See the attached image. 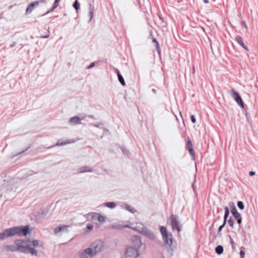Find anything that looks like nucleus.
Wrapping results in <instances>:
<instances>
[{"instance_id": "ea45409f", "label": "nucleus", "mask_w": 258, "mask_h": 258, "mask_svg": "<svg viewBox=\"0 0 258 258\" xmlns=\"http://www.w3.org/2000/svg\"><path fill=\"white\" fill-rule=\"evenodd\" d=\"M49 36V30H47V33L45 35L41 36V38H47Z\"/></svg>"}, {"instance_id": "ddd939ff", "label": "nucleus", "mask_w": 258, "mask_h": 258, "mask_svg": "<svg viewBox=\"0 0 258 258\" xmlns=\"http://www.w3.org/2000/svg\"><path fill=\"white\" fill-rule=\"evenodd\" d=\"M141 234L147 236L151 240H153L155 239L154 234L150 230L147 229L145 227L141 231Z\"/></svg>"}, {"instance_id": "49530a36", "label": "nucleus", "mask_w": 258, "mask_h": 258, "mask_svg": "<svg viewBox=\"0 0 258 258\" xmlns=\"http://www.w3.org/2000/svg\"><path fill=\"white\" fill-rule=\"evenodd\" d=\"M122 151L123 152V153L124 154H126L127 155H128L130 153L129 151H128L127 150H123L122 149Z\"/></svg>"}, {"instance_id": "cd10ccee", "label": "nucleus", "mask_w": 258, "mask_h": 258, "mask_svg": "<svg viewBox=\"0 0 258 258\" xmlns=\"http://www.w3.org/2000/svg\"><path fill=\"white\" fill-rule=\"evenodd\" d=\"M215 252L218 254H221L223 252V247L222 245H218L215 248Z\"/></svg>"}, {"instance_id": "c03bdc74", "label": "nucleus", "mask_w": 258, "mask_h": 258, "mask_svg": "<svg viewBox=\"0 0 258 258\" xmlns=\"http://www.w3.org/2000/svg\"><path fill=\"white\" fill-rule=\"evenodd\" d=\"M87 117V115L83 114H81V116L79 117V118L80 119V120L81 121L82 120L84 119Z\"/></svg>"}, {"instance_id": "2eb2a0df", "label": "nucleus", "mask_w": 258, "mask_h": 258, "mask_svg": "<svg viewBox=\"0 0 258 258\" xmlns=\"http://www.w3.org/2000/svg\"><path fill=\"white\" fill-rule=\"evenodd\" d=\"M4 249L7 251L17 252L18 251L16 244L6 245L4 247Z\"/></svg>"}, {"instance_id": "c9c22d12", "label": "nucleus", "mask_w": 258, "mask_h": 258, "mask_svg": "<svg viewBox=\"0 0 258 258\" xmlns=\"http://www.w3.org/2000/svg\"><path fill=\"white\" fill-rule=\"evenodd\" d=\"M144 228L145 227H144L137 226L134 228V229L141 234V231H142V230L144 229Z\"/></svg>"}, {"instance_id": "1a4fd4ad", "label": "nucleus", "mask_w": 258, "mask_h": 258, "mask_svg": "<svg viewBox=\"0 0 258 258\" xmlns=\"http://www.w3.org/2000/svg\"><path fill=\"white\" fill-rule=\"evenodd\" d=\"M69 227H70L69 225L61 224V225H59L58 227H57L54 229V232L55 234H56V235H58L60 232L68 233L69 232Z\"/></svg>"}, {"instance_id": "864d4df0", "label": "nucleus", "mask_w": 258, "mask_h": 258, "mask_svg": "<svg viewBox=\"0 0 258 258\" xmlns=\"http://www.w3.org/2000/svg\"><path fill=\"white\" fill-rule=\"evenodd\" d=\"M95 127H99V124H92Z\"/></svg>"}, {"instance_id": "e433bc0d", "label": "nucleus", "mask_w": 258, "mask_h": 258, "mask_svg": "<svg viewBox=\"0 0 258 258\" xmlns=\"http://www.w3.org/2000/svg\"><path fill=\"white\" fill-rule=\"evenodd\" d=\"M153 42L156 43V49H157L158 52L159 53V44L155 38H153Z\"/></svg>"}, {"instance_id": "6ab92c4d", "label": "nucleus", "mask_w": 258, "mask_h": 258, "mask_svg": "<svg viewBox=\"0 0 258 258\" xmlns=\"http://www.w3.org/2000/svg\"><path fill=\"white\" fill-rule=\"evenodd\" d=\"M129 227H130V226L128 225H121V224L117 223H114L111 226V228L112 229H122L124 228H129Z\"/></svg>"}, {"instance_id": "a878e982", "label": "nucleus", "mask_w": 258, "mask_h": 258, "mask_svg": "<svg viewBox=\"0 0 258 258\" xmlns=\"http://www.w3.org/2000/svg\"><path fill=\"white\" fill-rule=\"evenodd\" d=\"M93 10L94 8L92 7L91 4H89V16L90 17L89 22L91 21L93 17Z\"/></svg>"}, {"instance_id": "aec40b11", "label": "nucleus", "mask_w": 258, "mask_h": 258, "mask_svg": "<svg viewBox=\"0 0 258 258\" xmlns=\"http://www.w3.org/2000/svg\"><path fill=\"white\" fill-rule=\"evenodd\" d=\"M231 212L235 219H239V218H240L241 215L237 212V209L234 206L231 208Z\"/></svg>"}, {"instance_id": "dca6fc26", "label": "nucleus", "mask_w": 258, "mask_h": 258, "mask_svg": "<svg viewBox=\"0 0 258 258\" xmlns=\"http://www.w3.org/2000/svg\"><path fill=\"white\" fill-rule=\"evenodd\" d=\"M92 169L88 166H85L79 168L77 169V172L78 173H82L85 172H92Z\"/></svg>"}, {"instance_id": "f8f14e48", "label": "nucleus", "mask_w": 258, "mask_h": 258, "mask_svg": "<svg viewBox=\"0 0 258 258\" xmlns=\"http://www.w3.org/2000/svg\"><path fill=\"white\" fill-rule=\"evenodd\" d=\"M39 1H34L31 3H30L28 6L27 7L26 10V14H30L33 10L34 9V8L36 7H37L39 5Z\"/></svg>"}, {"instance_id": "f704fd0d", "label": "nucleus", "mask_w": 258, "mask_h": 258, "mask_svg": "<svg viewBox=\"0 0 258 258\" xmlns=\"http://www.w3.org/2000/svg\"><path fill=\"white\" fill-rule=\"evenodd\" d=\"M31 245L34 247L39 245V241L38 240H34L31 242Z\"/></svg>"}, {"instance_id": "7c9ffc66", "label": "nucleus", "mask_w": 258, "mask_h": 258, "mask_svg": "<svg viewBox=\"0 0 258 258\" xmlns=\"http://www.w3.org/2000/svg\"><path fill=\"white\" fill-rule=\"evenodd\" d=\"M80 4L79 3V2L77 1V0H76L75 1V2L73 4V7L77 10L78 11V10L80 9Z\"/></svg>"}, {"instance_id": "3c124183", "label": "nucleus", "mask_w": 258, "mask_h": 258, "mask_svg": "<svg viewBox=\"0 0 258 258\" xmlns=\"http://www.w3.org/2000/svg\"><path fill=\"white\" fill-rule=\"evenodd\" d=\"M28 149V148H27V149H26V150L22 151L21 152L18 153V154H17V155L21 154V153H22L24 152L25 151L27 150V149Z\"/></svg>"}, {"instance_id": "473e14b6", "label": "nucleus", "mask_w": 258, "mask_h": 258, "mask_svg": "<svg viewBox=\"0 0 258 258\" xmlns=\"http://www.w3.org/2000/svg\"><path fill=\"white\" fill-rule=\"evenodd\" d=\"M229 237L232 249L234 250L235 249V243L230 235H229Z\"/></svg>"}, {"instance_id": "603ef678", "label": "nucleus", "mask_w": 258, "mask_h": 258, "mask_svg": "<svg viewBox=\"0 0 258 258\" xmlns=\"http://www.w3.org/2000/svg\"><path fill=\"white\" fill-rule=\"evenodd\" d=\"M204 3L205 4H208L209 3V0H203Z\"/></svg>"}, {"instance_id": "b1692460", "label": "nucleus", "mask_w": 258, "mask_h": 258, "mask_svg": "<svg viewBox=\"0 0 258 258\" xmlns=\"http://www.w3.org/2000/svg\"><path fill=\"white\" fill-rule=\"evenodd\" d=\"M123 208L132 213H135L136 212V210L133 207L127 204L124 205Z\"/></svg>"}, {"instance_id": "a211bd4d", "label": "nucleus", "mask_w": 258, "mask_h": 258, "mask_svg": "<svg viewBox=\"0 0 258 258\" xmlns=\"http://www.w3.org/2000/svg\"><path fill=\"white\" fill-rule=\"evenodd\" d=\"M186 147L188 150L189 154L191 156H194L195 154V152L194 150L193 145L191 140H188L186 144Z\"/></svg>"}, {"instance_id": "a18cd8bd", "label": "nucleus", "mask_w": 258, "mask_h": 258, "mask_svg": "<svg viewBox=\"0 0 258 258\" xmlns=\"http://www.w3.org/2000/svg\"><path fill=\"white\" fill-rule=\"evenodd\" d=\"M93 226L91 224H88L87 225V228L89 230H91L93 229Z\"/></svg>"}, {"instance_id": "4be33fe9", "label": "nucleus", "mask_w": 258, "mask_h": 258, "mask_svg": "<svg viewBox=\"0 0 258 258\" xmlns=\"http://www.w3.org/2000/svg\"><path fill=\"white\" fill-rule=\"evenodd\" d=\"M117 74L118 80L119 82L120 83V84L122 86H125V81L124 80V79H123L122 76L120 74V73H119L118 70H117Z\"/></svg>"}, {"instance_id": "20e7f679", "label": "nucleus", "mask_w": 258, "mask_h": 258, "mask_svg": "<svg viewBox=\"0 0 258 258\" xmlns=\"http://www.w3.org/2000/svg\"><path fill=\"white\" fill-rule=\"evenodd\" d=\"M90 247L96 254L103 250L104 247V242L100 240H96L90 244Z\"/></svg>"}, {"instance_id": "4c0bfd02", "label": "nucleus", "mask_w": 258, "mask_h": 258, "mask_svg": "<svg viewBox=\"0 0 258 258\" xmlns=\"http://www.w3.org/2000/svg\"><path fill=\"white\" fill-rule=\"evenodd\" d=\"M226 223H225V222H223V223L222 225L220 226L218 228V232L220 233L221 231L222 230V228L225 226Z\"/></svg>"}, {"instance_id": "79ce46f5", "label": "nucleus", "mask_w": 258, "mask_h": 258, "mask_svg": "<svg viewBox=\"0 0 258 258\" xmlns=\"http://www.w3.org/2000/svg\"><path fill=\"white\" fill-rule=\"evenodd\" d=\"M236 219L237 220V223L239 225V228H240L241 224V222H242L241 216L240 217V218H239V219Z\"/></svg>"}, {"instance_id": "0eeeda50", "label": "nucleus", "mask_w": 258, "mask_h": 258, "mask_svg": "<svg viewBox=\"0 0 258 258\" xmlns=\"http://www.w3.org/2000/svg\"><path fill=\"white\" fill-rule=\"evenodd\" d=\"M96 254L94 252L92 248L89 246L84 250L80 252V258H92Z\"/></svg>"}, {"instance_id": "423d86ee", "label": "nucleus", "mask_w": 258, "mask_h": 258, "mask_svg": "<svg viewBox=\"0 0 258 258\" xmlns=\"http://www.w3.org/2000/svg\"><path fill=\"white\" fill-rule=\"evenodd\" d=\"M14 243L17 245L18 251L23 253L27 252V247L29 244H28L26 241L22 239H16L15 240Z\"/></svg>"}, {"instance_id": "f257e3e1", "label": "nucleus", "mask_w": 258, "mask_h": 258, "mask_svg": "<svg viewBox=\"0 0 258 258\" xmlns=\"http://www.w3.org/2000/svg\"><path fill=\"white\" fill-rule=\"evenodd\" d=\"M7 238L18 235L19 236H26L30 232L29 225L13 227L5 229Z\"/></svg>"}, {"instance_id": "bb28decb", "label": "nucleus", "mask_w": 258, "mask_h": 258, "mask_svg": "<svg viewBox=\"0 0 258 258\" xmlns=\"http://www.w3.org/2000/svg\"><path fill=\"white\" fill-rule=\"evenodd\" d=\"M105 206L110 209H114L116 207V204L114 202H107L104 204Z\"/></svg>"}, {"instance_id": "f3484780", "label": "nucleus", "mask_w": 258, "mask_h": 258, "mask_svg": "<svg viewBox=\"0 0 258 258\" xmlns=\"http://www.w3.org/2000/svg\"><path fill=\"white\" fill-rule=\"evenodd\" d=\"M235 41L240 45L242 48H243L246 51H248V48L245 45L242 38L240 36H237L235 38Z\"/></svg>"}, {"instance_id": "393cba45", "label": "nucleus", "mask_w": 258, "mask_h": 258, "mask_svg": "<svg viewBox=\"0 0 258 258\" xmlns=\"http://www.w3.org/2000/svg\"><path fill=\"white\" fill-rule=\"evenodd\" d=\"M225 210V214L224 216V222H225V223H226L227 218L229 215V210L228 207H225L224 208Z\"/></svg>"}, {"instance_id": "de8ad7c7", "label": "nucleus", "mask_w": 258, "mask_h": 258, "mask_svg": "<svg viewBox=\"0 0 258 258\" xmlns=\"http://www.w3.org/2000/svg\"><path fill=\"white\" fill-rule=\"evenodd\" d=\"M255 173L254 171H250L249 172V174L250 176H253V175H255Z\"/></svg>"}, {"instance_id": "412c9836", "label": "nucleus", "mask_w": 258, "mask_h": 258, "mask_svg": "<svg viewBox=\"0 0 258 258\" xmlns=\"http://www.w3.org/2000/svg\"><path fill=\"white\" fill-rule=\"evenodd\" d=\"M24 253H31L32 255H37V251L34 248L30 247V245L27 247V252Z\"/></svg>"}, {"instance_id": "8fccbe9b", "label": "nucleus", "mask_w": 258, "mask_h": 258, "mask_svg": "<svg viewBox=\"0 0 258 258\" xmlns=\"http://www.w3.org/2000/svg\"><path fill=\"white\" fill-rule=\"evenodd\" d=\"M87 117H89L92 119H95L94 116L93 115H87Z\"/></svg>"}, {"instance_id": "a19ab883", "label": "nucleus", "mask_w": 258, "mask_h": 258, "mask_svg": "<svg viewBox=\"0 0 258 258\" xmlns=\"http://www.w3.org/2000/svg\"><path fill=\"white\" fill-rule=\"evenodd\" d=\"M191 121L192 123H195L196 121V119L194 115H190Z\"/></svg>"}, {"instance_id": "5701e85b", "label": "nucleus", "mask_w": 258, "mask_h": 258, "mask_svg": "<svg viewBox=\"0 0 258 258\" xmlns=\"http://www.w3.org/2000/svg\"><path fill=\"white\" fill-rule=\"evenodd\" d=\"M74 140L73 139L68 140L67 141H65V142H60L59 141H58L57 142V143H56V146H64L68 144H70V143H74Z\"/></svg>"}, {"instance_id": "09e8293b", "label": "nucleus", "mask_w": 258, "mask_h": 258, "mask_svg": "<svg viewBox=\"0 0 258 258\" xmlns=\"http://www.w3.org/2000/svg\"><path fill=\"white\" fill-rule=\"evenodd\" d=\"M16 44V43L15 42H13L12 44H11L10 47L12 48L14 47Z\"/></svg>"}, {"instance_id": "c756f323", "label": "nucleus", "mask_w": 258, "mask_h": 258, "mask_svg": "<svg viewBox=\"0 0 258 258\" xmlns=\"http://www.w3.org/2000/svg\"><path fill=\"white\" fill-rule=\"evenodd\" d=\"M228 224L230 227H231L232 228H233L234 221L232 217H230L229 218V220H228Z\"/></svg>"}, {"instance_id": "4d7b16f0", "label": "nucleus", "mask_w": 258, "mask_h": 258, "mask_svg": "<svg viewBox=\"0 0 258 258\" xmlns=\"http://www.w3.org/2000/svg\"><path fill=\"white\" fill-rule=\"evenodd\" d=\"M192 187L193 189L195 190V185L194 184H192Z\"/></svg>"}, {"instance_id": "f03ea898", "label": "nucleus", "mask_w": 258, "mask_h": 258, "mask_svg": "<svg viewBox=\"0 0 258 258\" xmlns=\"http://www.w3.org/2000/svg\"><path fill=\"white\" fill-rule=\"evenodd\" d=\"M168 221L170 222L173 230H176L178 232L181 230L182 226L176 215L172 214L170 215L168 219Z\"/></svg>"}, {"instance_id": "9b49d317", "label": "nucleus", "mask_w": 258, "mask_h": 258, "mask_svg": "<svg viewBox=\"0 0 258 258\" xmlns=\"http://www.w3.org/2000/svg\"><path fill=\"white\" fill-rule=\"evenodd\" d=\"M132 243L135 248H137L138 250L141 247L142 245V242L141 238L139 236H134L132 239Z\"/></svg>"}, {"instance_id": "4468645a", "label": "nucleus", "mask_w": 258, "mask_h": 258, "mask_svg": "<svg viewBox=\"0 0 258 258\" xmlns=\"http://www.w3.org/2000/svg\"><path fill=\"white\" fill-rule=\"evenodd\" d=\"M69 123L71 125H75L81 124V121L79 116H75L74 117H71L70 119V120H69Z\"/></svg>"}, {"instance_id": "37998d69", "label": "nucleus", "mask_w": 258, "mask_h": 258, "mask_svg": "<svg viewBox=\"0 0 258 258\" xmlns=\"http://www.w3.org/2000/svg\"><path fill=\"white\" fill-rule=\"evenodd\" d=\"M95 66V62H91L89 66H88L87 68V69H90L91 68H92L93 67H94Z\"/></svg>"}, {"instance_id": "9d476101", "label": "nucleus", "mask_w": 258, "mask_h": 258, "mask_svg": "<svg viewBox=\"0 0 258 258\" xmlns=\"http://www.w3.org/2000/svg\"><path fill=\"white\" fill-rule=\"evenodd\" d=\"M89 215H91L92 219L93 220L97 219L101 223H104L105 221V217L102 216L100 214L97 213H91L85 215L87 217Z\"/></svg>"}, {"instance_id": "c85d7f7f", "label": "nucleus", "mask_w": 258, "mask_h": 258, "mask_svg": "<svg viewBox=\"0 0 258 258\" xmlns=\"http://www.w3.org/2000/svg\"><path fill=\"white\" fill-rule=\"evenodd\" d=\"M60 0H55L54 3L53 4L52 7L50 10V11H53L55 9H56L58 6L59 2Z\"/></svg>"}, {"instance_id": "39448f33", "label": "nucleus", "mask_w": 258, "mask_h": 258, "mask_svg": "<svg viewBox=\"0 0 258 258\" xmlns=\"http://www.w3.org/2000/svg\"><path fill=\"white\" fill-rule=\"evenodd\" d=\"M139 256V251L133 246H127L124 252V258H137Z\"/></svg>"}, {"instance_id": "58836bf2", "label": "nucleus", "mask_w": 258, "mask_h": 258, "mask_svg": "<svg viewBox=\"0 0 258 258\" xmlns=\"http://www.w3.org/2000/svg\"><path fill=\"white\" fill-rule=\"evenodd\" d=\"M240 258H244L245 257V252L243 250L240 251Z\"/></svg>"}, {"instance_id": "6e6d98bb", "label": "nucleus", "mask_w": 258, "mask_h": 258, "mask_svg": "<svg viewBox=\"0 0 258 258\" xmlns=\"http://www.w3.org/2000/svg\"><path fill=\"white\" fill-rule=\"evenodd\" d=\"M152 91L154 93H156V90H155V89H152Z\"/></svg>"}, {"instance_id": "7ed1b4c3", "label": "nucleus", "mask_w": 258, "mask_h": 258, "mask_svg": "<svg viewBox=\"0 0 258 258\" xmlns=\"http://www.w3.org/2000/svg\"><path fill=\"white\" fill-rule=\"evenodd\" d=\"M160 232L165 244L171 246L173 242L172 234H168L166 228L164 226H160Z\"/></svg>"}, {"instance_id": "5fc2aeb1", "label": "nucleus", "mask_w": 258, "mask_h": 258, "mask_svg": "<svg viewBox=\"0 0 258 258\" xmlns=\"http://www.w3.org/2000/svg\"><path fill=\"white\" fill-rule=\"evenodd\" d=\"M242 23H243V24L245 28H247V26H246V25L245 22H242Z\"/></svg>"}, {"instance_id": "2f4dec72", "label": "nucleus", "mask_w": 258, "mask_h": 258, "mask_svg": "<svg viewBox=\"0 0 258 258\" xmlns=\"http://www.w3.org/2000/svg\"><path fill=\"white\" fill-rule=\"evenodd\" d=\"M7 238L6 231L5 230L3 232L0 233V240H2Z\"/></svg>"}, {"instance_id": "6e6552de", "label": "nucleus", "mask_w": 258, "mask_h": 258, "mask_svg": "<svg viewBox=\"0 0 258 258\" xmlns=\"http://www.w3.org/2000/svg\"><path fill=\"white\" fill-rule=\"evenodd\" d=\"M231 95L232 97L235 100L236 103L241 107H244V104L241 99V97L239 95V94L235 91L234 90L232 89L231 90Z\"/></svg>"}, {"instance_id": "72a5a7b5", "label": "nucleus", "mask_w": 258, "mask_h": 258, "mask_svg": "<svg viewBox=\"0 0 258 258\" xmlns=\"http://www.w3.org/2000/svg\"><path fill=\"white\" fill-rule=\"evenodd\" d=\"M237 206L240 210H243L244 208L243 203L242 201L238 202Z\"/></svg>"}]
</instances>
